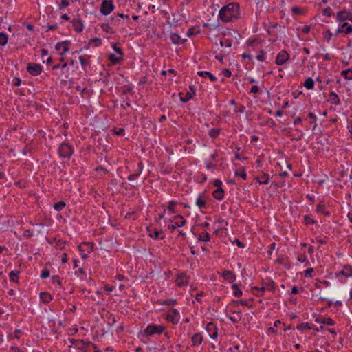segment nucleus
Returning <instances> with one entry per match:
<instances>
[{"label":"nucleus","mask_w":352,"mask_h":352,"mask_svg":"<svg viewBox=\"0 0 352 352\" xmlns=\"http://www.w3.org/2000/svg\"><path fill=\"white\" fill-rule=\"evenodd\" d=\"M239 15V6L236 3H231L223 7L219 11V19L225 23L230 22L238 19Z\"/></svg>","instance_id":"f257e3e1"},{"label":"nucleus","mask_w":352,"mask_h":352,"mask_svg":"<svg viewBox=\"0 0 352 352\" xmlns=\"http://www.w3.org/2000/svg\"><path fill=\"white\" fill-rule=\"evenodd\" d=\"M69 342L71 343V345L69 346L70 352H89L90 346L96 348V344L89 341L72 338Z\"/></svg>","instance_id":"f03ea898"},{"label":"nucleus","mask_w":352,"mask_h":352,"mask_svg":"<svg viewBox=\"0 0 352 352\" xmlns=\"http://www.w3.org/2000/svg\"><path fill=\"white\" fill-rule=\"evenodd\" d=\"M58 151L60 157L70 158L74 153V148L69 144L63 142L59 145Z\"/></svg>","instance_id":"7ed1b4c3"},{"label":"nucleus","mask_w":352,"mask_h":352,"mask_svg":"<svg viewBox=\"0 0 352 352\" xmlns=\"http://www.w3.org/2000/svg\"><path fill=\"white\" fill-rule=\"evenodd\" d=\"M166 327L162 324H149L144 329V335L151 336L153 335H161Z\"/></svg>","instance_id":"20e7f679"},{"label":"nucleus","mask_w":352,"mask_h":352,"mask_svg":"<svg viewBox=\"0 0 352 352\" xmlns=\"http://www.w3.org/2000/svg\"><path fill=\"white\" fill-rule=\"evenodd\" d=\"M115 8L113 2L112 0H103L100 6V12L107 16Z\"/></svg>","instance_id":"39448f33"},{"label":"nucleus","mask_w":352,"mask_h":352,"mask_svg":"<svg viewBox=\"0 0 352 352\" xmlns=\"http://www.w3.org/2000/svg\"><path fill=\"white\" fill-rule=\"evenodd\" d=\"M173 224L168 225V228L173 232L177 228L182 227L186 225V220L181 215L175 216L173 220Z\"/></svg>","instance_id":"423d86ee"},{"label":"nucleus","mask_w":352,"mask_h":352,"mask_svg":"<svg viewBox=\"0 0 352 352\" xmlns=\"http://www.w3.org/2000/svg\"><path fill=\"white\" fill-rule=\"evenodd\" d=\"M180 318L179 313L176 309H170L168 311L166 319L172 322L174 324H176L179 322Z\"/></svg>","instance_id":"0eeeda50"},{"label":"nucleus","mask_w":352,"mask_h":352,"mask_svg":"<svg viewBox=\"0 0 352 352\" xmlns=\"http://www.w3.org/2000/svg\"><path fill=\"white\" fill-rule=\"evenodd\" d=\"M71 44L70 41H63L62 42H58L55 45V49L57 51H60L59 54L63 56L66 54L69 51V46Z\"/></svg>","instance_id":"6e6552de"},{"label":"nucleus","mask_w":352,"mask_h":352,"mask_svg":"<svg viewBox=\"0 0 352 352\" xmlns=\"http://www.w3.org/2000/svg\"><path fill=\"white\" fill-rule=\"evenodd\" d=\"M289 58V54L286 50H283L277 54L275 63L278 65H282L288 60Z\"/></svg>","instance_id":"1a4fd4ad"},{"label":"nucleus","mask_w":352,"mask_h":352,"mask_svg":"<svg viewBox=\"0 0 352 352\" xmlns=\"http://www.w3.org/2000/svg\"><path fill=\"white\" fill-rule=\"evenodd\" d=\"M42 66L40 64L29 63L27 67V70L30 74L32 76H38L42 72Z\"/></svg>","instance_id":"9d476101"},{"label":"nucleus","mask_w":352,"mask_h":352,"mask_svg":"<svg viewBox=\"0 0 352 352\" xmlns=\"http://www.w3.org/2000/svg\"><path fill=\"white\" fill-rule=\"evenodd\" d=\"M175 283L178 287H183L188 285V278L184 273H180L177 275Z\"/></svg>","instance_id":"9b49d317"},{"label":"nucleus","mask_w":352,"mask_h":352,"mask_svg":"<svg viewBox=\"0 0 352 352\" xmlns=\"http://www.w3.org/2000/svg\"><path fill=\"white\" fill-rule=\"evenodd\" d=\"M221 276L225 280L229 281L230 283L234 282L236 278L235 274L232 271L230 270H224L222 272Z\"/></svg>","instance_id":"f8f14e48"},{"label":"nucleus","mask_w":352,"mask_h":352,"mask_svg":"<svg viewBox=\"0 0 352 352\" xmlns=\"http://www.w3.org/2000/svg\"><path fill=\"white\" fill-rule=\"evenodd\" d=\"M72 26L77 32H81L83 30L84 25L82 20L78 18H74L72 21Z\"/></svg>","instance_id":"ddd939ff"},{"label":"nucleus","mask_w":352,"mask_h":352,"mask_svg":"<svg viewBox=\"0 0 352 352\" xmlns=\"http://www.w3.org/2000/svg\"><path fill=\"white\" fill-rule=\"evenodd\" d=\"M197 75L203 78H209L211 82H215L217 80V78L210 72L207 71H199L197 72Z\"/></svg>","instance_id":"4468645a"},{"label":"nucleus","mask_w":352,"mask_h":352,"mask_svg":"<svg viewBox=\"0 0 352 352\" xmlns=\"http://www.w3.org/2000/svg\"><path fill=\"white\" fill-rule=\"evenodd\" d=\"M328 101L329 102H331V104H336V105H338L340 104V98H339L338 94H336L333 91H331L329 94Z\"/></svg>","instance_id":"2eb2a0df"},{"label":"nucleus","mask_w":352,"mask_h":352,"mask_svg":"<svg viewBox=\"0 0 352 352\" xmlns=\"http://www.w3.org/2000/svg\"><path fill=\"white\" fill-rule=\"evenodd\" d=\"M349 12L345 10L340 11L337 13L336 19L338 21L342 22L347 20Z\"/></svg>","instance_id":"dca6fc26"},{"label":"nucleus","mask_w":352,"mask_h":352,"mask_svg":"<svg viewBox=\"0 0 352 352\" xmlns=\"http://www.w3.org/2000/svg\"><path fill=\"white\" fill-rule=\"evenodd\" d=\"M40 298L43 303L47 304L52 300V296L48 292H41L40 294Z\"/></svg>","instance_id":"f3484780"},{"label":"nucleus","mask_w":352,"mask_h":352,"mask_svg":"<svg viewBox=\"0 0 352 352\" xmlns=\"http://www.w3.org/2000/svg\"><path fill=\"white\" fill-rule=\"evenodd\" d=\"M339 274H342L345 277H350L352 276V267L350 265H346L343 267L342 270H341Z\"/></svg>","instance_id":"a211bd4d"},{"label":"nucleus","mask_w":352,"mask_h":352,"mask_svg":"<svg viewBox=\"0 0 352 352\" xmlns=\"http://www.w3.org/2000/svg\"><path fill=\"white\" fill-rule=\"evenodd\" d=\"M212 195L214 199L221 200L224 197V190L222 188H219L212 192Z\"/></svg>","instance_id":"6ab92c4d"},{"label":"nucleus","mask_w":352,"mask_h":352,"mask_svg":"<svg viewBox=\"0 0 352 352\" xmlns=\"http://www.w3.org/2000/svg\"><path fill=\"white\" fill-rule=\"evenodd\" d=\"M203 341V337L201 333H196L192 337V342L194 346L199 345Z\"/></svg>","instance_id":"aec40b11"},{"label":"nucleus","mask_w":352,"mask_h":352,"mask_svg":"<svg viewBox=\"0 0 352 352\" xmlns=\"http://www.w3.org/2000/svg\"><path fill=\"white\" fill-rule=\"evenodd\" d=\"M170 38H171V41H173V43H174L175 44H179V43L183 44L186 41V39L182 38L181 36L176 33L172 34L170 36Z\"/></svg>","instance_id":"412c9836"},{"label":"nucleus","mask_w":352,"mask_h":352,"mask_svg":"<svg viewBox=\"0 0 352 352\" xmlns=\"http://www.w3.org/2000/svg\"><path fill=\"white\" fill-rule=\"evenodd\" d=\"M256 179L260 184H267L270 180V175L268 174L263 173L261 175L257 177Z\"/></svg>","instance_id":"4be33fe9"},{"label":"nucleus","mask_w":352,"mask_h":352,"mask_svg":"<svg viewBox=\"0 0 352 352\" xmlns=\"http://www.w3.org/2000/svg\"><path fill=\"white\" fill-rule=\"evenodd\" d=\"M79 60L82 67H85L90 64V56L88 55L81 56L79 57Z\"/></svg>","instance_id":"5701e85b"},{"label":"nucleus","mask_w":352,"mask_h":352,"mask_svg":"<svg viewBox=\"0 0 352 352\" xmlns=\"http://www.w3.org/2000/svg\"><path fill=\"white\" fill-rule=\"evenodd\" d=\"M232 289L234 296L240 297L243 295V292L240 289L236 283H232Z\"/></svg>","instance_id":"b1692460"},{"label":"nucleus","mask_w":352,"mask_h":352,"mask_svg":"<svg viewBox=\"0 0 352 352\" xmlns=\"http://www.w3.org/2000/svg\"><path fill=\"white\" fill-rule=\"evenodd\" d=\"M138 168H139L138 170H137L135 173L130 175L128 177L129 181H133V180L136 179L140 175V174L142 173V164L141 163L138 164Z\"/></svg>","instance_id":"393cba45"},{"label":"nucleus","mask_w":352,"mask_h":352,"mask_svg":"<svg viewBox=\"0 0 352 352\" xmlns=\"http://www.w3.org/2000/svg\"><path fill=\"white\" fill-rule=\"evenodd\" d=\"M149 236L153 238L154 239H164V235L163 234L162 231L161 230H155L153 232L149 234Z\"/></svg>","instance_id":"a878e982"},{"label":"nucleus","mask_w":352,"mask_h":352,"mask_svg":"<svg viewBox=\"0 0 352 352\" xmlns=\"http://www.w3.org/2000/svg\"><path fill=\"white\" fill-rule=\"evenodd\" d=\"M101 28L104 32L110 34H113L115 32L113 28L111 27V25L109 23H102L101 25Z\"/></svg>","instance_id":"bb28decb"},{"label":"nucleus","mask_w":352,"mask_h":352,"mask_svg":"<svg viewBox=\"0 0 352 352\" xmlns=\"http://www.w3.org/2000/svg\"><path fill=\"white\" fill-rule=\"evenodd\" d=\"M316 322L321 323V324H327L328 325H333L335 324V322L333 320H332L331 318H324L322 319H316Z\"/></svg>","instance_id":"cd10ccee"},{"label":"nucleus","mask_w":352,"mask_h":352,"mask_svg":"<svg viewBox=\"0 0 352 352\" xmlns=\"http://www.w3.org/2000/svg\"><path fill=\"white\" fill-rule=\"evenodd\" d=\"M316 211L319 213H322L323 214H324L325 216H329L330 215V212L327 211L325 210V206L324 204H319L317 207H316Z\"/></svg>","instance_id":"c85d7f7f"},{"label":"nucleus","mask_w":352,"mask_h":352,"mask_svg":"<svg viewBox=\"0 0 352 352\" xmlns=\"http://www.w3.org/2000/svg\"><path fill=\"white\" fill-rule=\"evenodd\" d=\"M109 59L113 64H117L120 62L123 59L122 56H116L113 54H111L109 56Z\"/></svg>","instance_id":"c756f323"},{"label":"nucleus","mask_w":352,"mask_h":352,"mask_svg":"<svg viewBox=\"0 0 352 352\" xmlns=\"http://www.w3.org/2000/svg\"><path fill=\"white\" fill-rule=\"evenodd\" d=\"M192 92H188L186 93V96H185V98H183L182 96L180 97V99L182 102H186L187 101H188L190 99H191L193 96L195 94V89H192L191 87H190Z\"/></svg>","instance_id":"7c9ffc66"},{"label":"nucleus","mask_w":352,"mask_h":352,"mask_svg":"<svg viewBox=\"0 0 352 352\" xmlns=\"http://www.w3.org/2000/svg\"><path fill=\"white\" fill-rule=\"evenodd\" d=\"M342 29L343 30V32L345 34L352 33V25H349L348 23L344 22L342 25Z\"/></svg>","instance_id":"2f4dec72"},{"label":"nucleus","mask_w":352,"mask_h":352,"mask_svg":"<svg viewBox=\"0 0 352 352\" xmlns=\"http://www.w3.org/2000/svg\"><path fill=\"white\" fill-rule=\"evenodd\" d=\"M304 85L307 89H313L314 86V80L311 78H307L304 83Z\"/></svg>","instance_id":"473e14b6"},{"label":"nucleus","mask_w":352,"mask_h":352,"mask_svg":"<svg viewBox=\"0 0 352 352\" xmlns=\"http://www.w3.org/2000/svg\"><path fill=\"white\" fill-rule=\"evenodd\" d=\"M210 239V235L207 232H202L201 234H200L199 237V241H205V242L209 241Z\"/></svg>","instance_id":"72a5a7b5"},{"label":"nucleus","mask_w":352,"mask_h":352,"mask_svg":"<svg viewBox=\"0 0 352 352\" xmlns=\"http://www.w3.org/2000/svg\"><path fill=\"white\" fill-rule=\"evenodd\" d=\"M341 75L346 79L351 80L352 79V70H351V69L344 70L341 72Z\"/></svg>","instance_id":"f704fd0d"},{"label":"nucleus","mask_w":352,"mask_h":352,"mask_svg":"<svg viewBox=\"0 0 352 352\" xmlns=\"http://www.w3.org/2000/svg\"><path fill=\"white\" fill-rule=\"evenodd\" d=\"M297 329L303 331L304 329H311L313 327L309 326L308 322H302L297 325Z\"/></svg>","instance_id":"c9c22d12"},{"label":"nucleus","mask_w":352,"mask_h":352,"mask_svg":"<svg viewBox=\"0 0 352 352\" xmlns=\"http://www.w3.org/2000/svg\"><path fill=\"white\" fill-rule=\"evenodd\" d=\"M19 272L12 271L9 274L10 280L12 282H18Z\"/></svg>","instance_id":"e433bc0d"},{"label":"nucleus","mask_w":352,"mask_h":352,"mask_svg":"<svg viewBox=\"0 0 352 352\" xmlns=\"http://www.w3.org/2000/svg\"><path fill=\"white\" fill-rule=\"evenodd\" d=\"M65 207V203L64 201H59L54 205V208L58 212L61 211Z\"/></svg>","instance_id":"4c0bfd02"},{"label":"nucleus","mask_w":352,"mask_h":352,"mask_svg":"<svg viewBox=\"0 0 352 352\" xmlns=\"http://www.w3.org/2000/svg\"><path fill=\"white\" fill-rule=\"evenodd\" d=\"M217 328L216 325L213 322H209L206 327V329L207 332L210 334V333H212L214 330H216Z\"/></svg>","instance_id":"58836bf2"},{"label":"nucleus","mask_w":352,"mask_h":352,"mask_svg":"<svg viewBox=\"0 0 352 352\" xmlns=\"http://www.w3.org/2000/svg\"><path fill=\"white\" fill-rule=\"evenodd\" d=\"M8 43V36L6 34L0 32V45L4 46Z\"/></svg>","instance_id":"ea45409f"},{"label":"nucleus","mask_w":352,"mask_h":352,"mask_svg":"<svg viewBox=\"0 0 352 352\" xmlns=\"http://www.w3.org/2000/svg\"><path fill=\"white\" fill-rule=\"evenodd\" d=\"M219 133H220L219 129H211L209 131V135L212 138H216L219 135Z\"/></svg>","instance_id":"a19ab883"},{"label":"nucleus","mask_w":352,"mask_h":352,"mask_svg":"<svg viewBox=\"0 0 352 352\" xmlns=\"http://www.w3.org/2000/svg\"><path fill=\"white\" fill-rule=\"evenodd\" d=\"M235 175L241 177L244 180L247 179V174L243 168H242L240 171H236Z\"/></svg>","instance_id":"79ce46f5"},{"label":"nucleus","mask_w":352,"mask_h":352,"mask_svg":"<svg viewBox=\"0 0 352 352\" xmlns=\"http://www.w3.org/2000/svg\"><path fill=\"white\" fill-rule=\"evenodd\" d=\"M196 204L199 206V208H204L206 207V201L201 197H198L196 201Z\"/></svg>","instance_id":"37998d69"},{"label":"nucleus","mask_w":352,"mask_h":352,"mask_svg":"<svg viewBox=\"0 0 352 352\" xmlns=\"http://www.w3.org/2000/svg\"><path fill=\"white\" fill-rule=\"evenodd\" d=\"M232 44V41L229 39H224L220 41V45L222 47L225 46L226 47H231Z\"/></svg>","instance_id":"c03bdc74"},{"label":"nucleus","mask_w":352,"mask_h":352,"mask_svg":"<svg viewBox=\"0 0 352 352\" xmlns=\"http://www.w3.org/2000/svg\"><path fill=\"white\" fill-rule=\"evenodd\" d=\"M199 32L198 30H196V29L195 28H190V29L188 30V31L186 32V35L188 37H191L194 34H199Z\"/></svg>","instance_id":"a18cd8bd"},{"label":"nucleus","mask_w":352,"mask_h":352,"mask_svg":"<svg viewBox=\"0 0 352 352\" xmlns=\"http://www.w3.org/2000/svg\"><path fill=\"white\" fill-rule=\"evenodd\" d=\"M323 36H324V38L327 42H329L331 38V36H332V33L331 32V31L329 30H327L325 32H323Z\"/></svg>","instance_id":"49530a36"},{"label":"nucleus","mask_w":352,"mask_h":352,"mask_svg":"<svg viewBox=\"0 0 352 352\" xmlns=\"http://www.w3.org/2000/svg\"><path fill=\"white\" fill-rule=\"evenodd\" d=\"M304 221L307 225H313L316 223V221L313 220L309 216L304 217Z\"/></svg>","instance_id":"de8ad7c7"},{"label":"nucleus","mask_w":352,"mask_h":352,"mask_svg":"<svg viewBox=\"0 0 352 352\" xmlns=\"http://www.w3.org/2000/svg\"><path fill=\"white\" fill-rule=\"evenodd\" d=\"M322 14L323 15L329 17L333 14V10L330 7H328L323 10Z\"/></svg>","instance_id":"09e8293b"},{"label":"nucleus","mask_w":352,"mask_h":352,"mask_svg":"<svg viewBox=\"0 0 352 352\" xmlns=\"http://www.w3.org/2000/svg\"><path fill=\"white\" fill-rule=\"evenodd\" d=\"M113 48L114 50V51L120 56H122L123 58V52H122V50L120 47H118L117 46V44L116 43H114L113 44Z\"/></svg>","instance_id":"8fccbe9b"},{"label":"nucleus","mask_w":352,"mask_h":352,"mask_svg":"<svg viewBox=\"0 0 352 352\" xmlns=\"http://www.w3.org/2000/svg\"><path fill=\"white\" fill-rule=\"evenodd\" d=\"M265 52L263 50L260 52V54L256 56V59L259 61H264L265 60Z\"/></svg>","instance_id":"3c124183"},{"label":"nucleus","mask_w":352,"mask_h":352,"mask_svg":"<svg viewBox=\"0 0 352 352\" xmlns=\"http://www.w3.org/2000/svg\"><path fill=\"white\" fill-rule=\"evenodd\" d=\"M176 304H177V300L175 299H173V298L168 299L163 302V305H175Z\"/></svg>","instance_id":"603ef678"},{"label":"nucleus","mask_w":352,"mask_h":352,"mask_svg":"<svg viewBox=\"0 0 352 352\" xmlns=\"http://www.w3.org/2000/svg\"><path fill=\"white\" fill-rule=\"evenodd\" d=\"M253 289L257 291V292L256 293V295L258 296H262L263 295L265 289V287H261V288L254 287Z\"/></svg>","instance_id":"864d4df0"},{"label":"nucleus","mask_w":352,"mask_h":352,"mask_svg":"<svg viewBox=\"0 0 352 352\" xmlns=\"http://www.w3.org/2000/svg\"><path fill=\"white\" fill-rule=\"evenodd\" d=\"M175 205H176V203H175V202H174V201H170V202H169L168 207V210L169 211H170L172 213H175Z\"/></svg>","instance_id":"5fc2aeb1"},{"label":"nucleus","mask_w":352,"mask_h":352,"mask_svg":"<svg viewBox=\"0 0 352 352\" xmlns=\"http://www.w3.org/2000/svg\"><path fill=\"white\" fill-rule=\"evenodd\" d=\"M67 66V63H64L63 65L56 64V65H54L52 67V69L53 70H56V69H59V68L64 69V68H66Z\"/></svg>","instance_id":"6e6d98bb"},{"label":"nucleus","mask_w":352,"mask_h":352,"mask_svg":"<svg viewBox=\"0 0 352 352\" xmlns=\"http://www.w3.org/2000/svg\"><path fill=\"white\" fill-rule=\"evenodd\" d=\"M50 276V271L47 269H44L41 274V278H46Z\"/></svg>","instance_id":"4d7b16f0"},{"label":"nucleus","mask_w":352,"mask_h":352,"mask_svg":"<svg viewBox=\"0 0 352 352\" xmlns=\"http://www.w3.org/2000/svg\"><path fill=\"white\" fill-rule=\"evenodd\" d=\"M314 268H308L305 270V276L306 277H312V274L314 272Z\"/></svg>","instance_id":"13d9d810"},{"label":"nucleus","mask_w":352,"mask_h":352,"mask_svg":"<svg viewBox=\"0 0 352 352\" xmlns=\"http://www.w3.org/2000/svg\"><path fill=\"white\" fill-rule=\"evenodd\" d=\"M111 21L115 25H119L120 23V19H119L117 16L111 17Z\"/></svg>","instance_id":"bf43d9fd"},{"label":"nucleus","mask_w":352,"mask_h":352,"mask_svg":"<svg viewBox=\"0 0 352 352\" xmlns=\"http://www.w3.org/2000/svg\"><path fill=\"white\" fill-rule=\"evenodd\" d=\"M223 72V76H224L226 78H229V77H230V76H231V75H232V72H231V71H230V70H229V69H224V70H223V72Z\"/></svg>","instance_id":"052dcab7"},{"label":"nucleus","mask_w":352,"mask_h":352,"mask_svg":"<svg viewBox=\"0 0 352 352\" xmlns=\"http://www.w3.org/2000/svg\"><path fill=\"white\" fill-rule=\"evenodd\" d=\"M311 30V27L309 25H305L302 29V32L304 34H308Z\"/></svg>","instance_id":"680f3d73"},{"label":"nucleus","mask_w":352,"mask_h":352,"mask_svg":"<svg viewBox=\"0 0 352 352\" xmlns=\"http://www.w3.org/2000/svg\"><path fill=\"white\" fill-rule=\"evenodd\" d=\"M69 5V2L68 0H61L60 8H62L64 7H67Z\"/></svg>","instance_id":"e2e57ef3"},{"label":"nucleus","mask_w":352,"mask_h":352,"mask_svg":"<svg viewBox=\"0 0 352 352\" xmlns=\"http://www.w3.org/2000/svg\"><path fill=\"white\" fill-rule=\"evenodd\" d=\"M23 236L26 238H30L32 236V232L30 230H25Z\"/></svg>","instance_id":"0e129e2a"},{"label":"nucleus","mask_w":352,"mask_h":352,"mask_svg":"<svg viewBox=\"0 0 352 352\" xmlns=\"http://www.w3.org/2000/svg\"><path fill=\"white\" fill-rule=\"evenodd\" d=\"M210 337L212 339H216L218 336V330L217 329L216 330H214V331H212V333H210V334L209 335Z\"/></svg>","instance_id":"69168bd1"},{"label":"nucleus","mask_w":352,"mask_h":352,"mask_svg":"<svg viewBox=\"0 0 352 352\" xmlns=\"http://www.w3.org/2000/svg\"><path fill=\"white\" fill-rule=\"evenodd\" d=\"M298 261L301 262V263H303V262L307 261V257H306L305 255L301 254V255L298 256Z\"/></svg>","instance_id":"338daca9"},{"label":"nucleus","mask_w":352,"mask_h":352,"mask_svg":"<svg viewBox=\"0 0 352 352\" xmlns=\"http://www.w3.org/2000/svg\"><path fill=\"white\" fill-rule=\"evenodd\" d=\"M258 91H259L258 87L256 86V85H254L251 88L250 92L254 93V94H256V93L258 92Z\"/></svg>","instance_id":"774afa93"}]
</instances>
